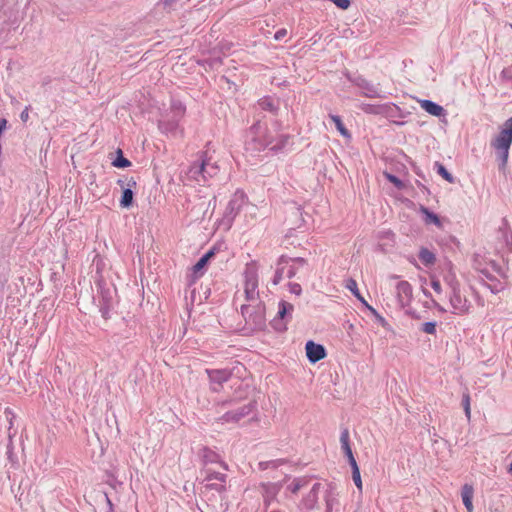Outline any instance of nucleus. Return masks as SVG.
I'll list each match as a JSON object with an SVG mask.
<instances>
[{
    "mask_svg": "<svg viewBox=\"0 0 512 512\" xmlns=\"http://www.w3.org/2000/svg\"><path fill=\"white\" fill-rule=\"evenodd\" d=\"M512 144V130L503 125L499 134L491 141V146L496 150L499 170H505Z\"/></svg>",
    "mask_w": 512,
    "mask_h": 512,
    "instance_id": "f257e3e1",
    "label": "nucleus"
},
{
    "mask_svg": "<svg viewBox=\"0 0 512 512\" xmlns=\"http://www.w3.org/2000/svg\"><path fill=\"white\" fill-rule=\"evenodd\" d=\"M241 313L246 321V324L251 329L262 330L266 326L265 318V304L257 302V304H243L241 306Z\"/></svg>",
    "mask_w": 512,
    "mask_h": 512,
    "instance_id": "f03ea898",
    "label": "nucleus"
},
{
    "mask_svg": "<svg viewBox=\"0 0 512 512\" xmlns=\"http://www.w3.org/2000/svg\"><path fill=\"white\" fill-rule=\"evenodd\" d=\"M244 278L245 299L248 302V304H257V302H262L259 299L258 274L257 268L254 264H248L246 266Z\"/></svg>",
    "mask_w": 512,
    "mask_h": 512,
    "instance_id": "7ed1b4c3",
    "label": "nucleus"
},
{
    "mask_svg": "<svg viewBox=\"0 0 512 512\" xmlns=\"http://www.w3.org/2000/svg\"><path fill=\"white\" fill-rule=\"evenodd\" d=\"M244 203L245 194L242 191H236L229 200L221 219V224L224 225L226 229L231 228L235 217L239 214Z\"/></svg>",
    "mask_w": 512,
    "mask_h": 512,
    "instance_id": "20e7f679",
    "label": "nucleus"
},
{
    "mask_svg": "<svg viewBox=\"0 0 512 512\" xmlns=\"http://www.w3.org/2000/svg\"><path fill=\"white\" fill-rule=\"evenodd\" d=\"M495 251L501 254L502 257L505 254L512 253V232L505 218L502 219L496 232Z\"/></svg>",
    "mask_w": 512,
    "mask_h": 512,
    "instance_id": "39448f33",
    "label": "nucleus"
},
{
    "mask_svg": "<svg viewBox=\"0 0 512 512\" xmlns=\"http://www.w3.org/2000/svg\"><path fill=\"white\" fill-rule=\"evenodd\" d=\"M294 306L284 300L278 304V312L274 319L271 321L272 327L278 331L283 332L287 329V323L292 319V312Z\"/></svg>",
    "mask_w": 512,
    "mask_h": 512,
    "instance_id": "423d86ee",
    "label": "nucleus"
},
{
    "mask_svg": "<svg viewBox=\"0 0 512 512\" xmlns=\"http://www.w3.org/2000/svg\"><path fill=\"white\" fill-rule=\"evenodd\" d=\"M203 473L205 474L203 482H205V488L207 490H215L218 493L226 491V474L211 469H205Z\"/></svg>",
    "mask_w": 512,
    "mask_h": 512,
    "instance_id": "0eeeda50",
    "label": "nucleus"
},
{
    "mask_svg": "<svg viewBox=\"0 0 512 512\" xmlns=\"http://www.w3.org/2000/svg\"><path fill=\"white\" fill-rule=\"evenodd\" d=\"M256 409V402L250 401L249 403L235 409L226 412L221 417L218 418V421L221 423H238L241 419L248 416Z\"/></svg>",
    "mask_w": 512,
    "mask_h": 512,
    "instance_id": "6e6552de",
    "label": "nucleus"
},
{
    "mask_svg": "<svg viewBox=\"0 0 512 512\" xmlns=\"http://www.w3.org/2000/svg\"><path fill=\"white\" fill-rule=\"evenodd\" d=\"M449 301L452 307V313L459 315L468 313L470 309V302L466 296L462 294L461 288L456 289L453 287V291L449 292Z\"/></svg>",
    "mask_w": 512,
    "mask_h": 512,
    "instance_id": "1a4fd4ad",
    "label": "nucleus"
},
{
    "mask_svg": "<svg viewBox=\"0 0 512 512\" xmlns=\"http://www.w3.org/2000/svg\"><path fill=\"white\" fill-rule=\"evenodd\" d=\"M248 137L255 143V149L262 150L272 144V139L264 135L260 120L256 121L248 131Z\"/></svg>",
    "mask_w": 512,
    "mask_h": 512,
    "instance_id": "9d476101",
    "label": "nucleus"
},
{
    "mask_svg": "<svg viewBox=\"0 0 512 512\" xmlns=\"http://www.w3.org/2000/svg\"><path fill=\"white\" fill-rule=\"evenodd\" d=\"M282 486V482L261 483V494L265 510H267L270 505L277 500V496L281 491Z\"/></svg>",
    "mask_w": 512,
    "mask_h": 512,
    "instance_id": "9b49d317",
    "label": "nucleus"
},
{
    "mask_svg": "<svg viewBox=\"0 0 512 512\" xmlns=\"http://www.w3.org/2000/svg\"><path fill=\"white\" fill-rule=\"evenodd\" d=\"M204 169L205 161H203L201 152L198 159L191 164L186 173L188 180H193L199 185H204L208 181V176L205 175Z\"/></svg>",
    "mask_w": 512,
    "mask_h": 512,
    "instance_id": "f8f14e48",
    "label": "nucleus"
},
{
    "mask_svg": "<svg viewBox=\"0 0 512 512\" xmlns=\"http://www.w3.org/2000/svg\"><path fill=\"white\" fill-rule=\"evenodd\" d=\"M357 87L362 90V94L368 98H384V94L381 91L380 84H374L367 79L359 76L354 80Z\"/></svg>",
    "mask_w": 512,
    "mask_h": 512,
    "instance_id": "ddd939ff",
    "label": "nucleus"
},
{
    "mask_svg": "<svg viewBox=\"0 0 512 512\" xmlns=\"http://www.w3.org/2000/svg\"><path fill=\"white\" fill-rule=\"evenodd\" d=\"M306 356L310 363H316L326 357V350L323 345L310 340L306 343Z\"/></svg>",
    "mask_w": 512,
    "mask_h": 512,
    "instance_id": "4468645a",
    "label": "nucleus"
},
{
    "mask_svg": "<svg viewBox=\"0 0 512 512\" xmlns=\"http://www.w3.org/2000/svg\"><path fill=\"white\" fill-rule=\"evenodd\" d=\"M198 456L201 459V462L203 465L213 464V463H220V465L224 469H228V466L225 462L221 461L219 454H217L215 451L211 450L209 447H202L199 452Z\"/></svg>",
    "mask_w": 512,
    "mask_h": 512,
    "instance_id": "2eb2a0df",
    "label": "nucleus"
},
{
    "mask_svg": "<svg viewBox=\"0 0 512 512\" xmlns=\"http://www.w3.org/2000/svg\"><path fill=\"white\" fill-rule=\"evenodd\" d=\"M321 484L315 483L309 493L301 500L300 508L310 511L314 509L318 502V493L320 490Z\"/></svg>",
    "mask_w": 512,
    "mask_h": 512,
    "instance_id": "dca6fc26",
    "label": "nucleus"
},
{
    "mask_svg": "<svg viewBox=\"0 0 512 512\" xmlns=\"http://www.w3.org/2000/svg\"><path fill=\"white\" fill-rule=\"evenodd\" d=\"M215 255V248L210 249L207 251L192 267V280L191 282H194L197 278L202 276L203 269L209 262V260Z\"/></svg>",
    "mask_w": 512,
    "mask_h": 512,
    "instance_id": "f3484780",
    "label": "nucleus"
},
{
    "mask_svg": "<svg viewBox=\"0 0 512 512\" xmlns=\"http://www.w3.org/2000/svg\"><path fill=\"white\" fill-rule=\"evenodd\" d=\"M480 273L483 275V283L484 285L493 293L496 294L503 289V286L500 281L494 277L487 267L480 269Z\"/></svg>",
    "mask_w": 512,
    "mask_h": 512,
    "instance_id": "a211bd4d",
    "label": "nucleus"
},
{
    "mask_svg": "<svg viewBox=\"0 0 512 512\" xmlns=\"http://www.w3.org/2000/svg\"><path fill=\"white\" fill-rule=\"evenodd\" d=\"M307 265V261L304 258L297 257V258H289L288 257V264L286 265V277L287 278H293L297 276L300 269L304 268Z\"/></svg>",
    "mask_w": 512,
    "mask_h": 512,
    "instance_id": "6ab92c4d",
    "label": "nucleus"
},
{
    "mask_svg": "<svg viewBox=\"0 0 512 512\" xmlns=\"http://www.w3.org/2000/svg\"><path fill=\"white\" fill-rule=\"evenodd\" d=\"M208 377L211 383L222 386L223 383L227 382L231 378V371L227 369H214L207 370Z\"/></svg>",
    "mask_w": 512,
    "mask_h": 512,
    "instance_id": "aec40b11",
    "label": "nucleus"
},
{
    "mask_svg": "<svg viewBox=\"0 0 512 512\" xmlns=\"http://www.w3.org/2000/svg\"><path fill=\"white\" fill-rule=\"evenodd\" d=\"M418 102L420 104V107L432 116L441 117L445 116L446 114L445 109L441 105L433 102L432 100L421 99Z\"/></svg>",
    "mask_w": 512,
    "mask_h": 512,
    "instance_id": "412c9836",
    "label": "nucleus"
},
{
    "mask_svg": "<svg viewBox=\"0 0 512 512\" xmlns=\"http://www.w3.org/2000/svg\"><path fill=\"white\" fill-rule=\"evenodd\" d=\"M396 291L402 304L410 301L412 297V287L407 281H400L396 286Z\"/></svg>",
    "mask_w": 512,
    "mask_h": 512,
    "instance_id": "4be33fe9",
    "label": "nucleus"
},
{
    "mask_svg": "<svg viewBox=\"0 0 512 512\" xmlns=\"http://www.w3.org/2000/svg\"><path fill=\"white\" fill-rule=\"evenodd\" d=\"M473 495H474L473 486L471 484H467V483L464 484L462 487V490H461V497H462L463 504L468 512L473 511V503H472Z\"/></svg>",
    "mask_w": 512,
    "mask_h": 512,
    "instance_id": "5701e85b",
    "label": "nucleus"
},
{
    "mask_svg": "<svg viewBox=\"0 0 512 512\" xmlns=\"http://www.w3.org/2000/svg\"><path fill=\"white\" fill-rule=\"evenodd\" d=\"M288 264V256L282 255L277 261V269L273 278V284L277 285L281 282L284 276H286V265Z\"/></svg>",
    "mask_w": 512,
    "mask_h": 512,
    "instance_id": "b1692460",
    "label": "nucleus"
},
{
    "mask_svg": "<svg viewBox=\"0 0 512 512\" xmlns=\"http://www.w3.org/2000/svg\"><path fill=\"white\" fill-rule=\"evenodd\" d=\"M117 183L123 188L122 196L120 199V206L122 208H129L133 204L134 193L131 188H124V180H118Z\"/></svg>",
    "mask_w": 512,
    "mask_h": 512,
    "instance_id": "393cba45",
    "label": "nucleus"
},
{
    "mask_svg": "<svg viewBox=\"0 0 512 512\" xmlns=\"http://www.w3.org/2000/svg\"><path fill=\"white\" fill-rule=\"evenodd\" d=\"M258 106L264 110L269 111L273 114H276L279 109V104L277 101L272 99L271 97H263L259 99Z\"/></svg>",
    "mask_w": 512,
    "mask_h": 512,
    "instance_id": "a878e982",
    "label": "nucleus"
},
{
    "mask_svg": "<svg viewBox=\"0 0 512 512\" xmlns=\"http://www.w3.org/2000/svg\"><path fill=\"white\" fill-rule=\"evenodd\" d=\"M99 287V303L100 304H113V298L115 294V289L105 288L100 283Z\"/></svg>",
    "mask_w": 512,
    "mask_h": 512,
    "instance_id": "bb28decb",
    "label": "nucleus"
},
{
    "mask_svg": "<svg viewBox=\"0 0 512 512\" xmlns=\"http://www.w3.org/2000/svg\"><path fill=\"white\" fill-rule=\"evenodd\" d=\"M203 161H205V175L208 176V180L216 176L219 172V167L216 163H212L207 157L206 152H202Z\"/></svg>",
    "mask_w": 512,
    "mask_h": 512,
    "instance_id": "cd10ccee",
    "label": "nucleus"
},
{
    "mask_svg": "<svg viewBox=\"0 0 512 512\" xmlns=\"http://www.w3.org/2000/svg\"><path fill=\"white\" fill-rule=\"evenodd\" d=\"M345 287L351 291V293L366 307L368 302L364 299V297L360 294L359 289L357 287V282L353 278H349L346 280Z\"/></svg>",
    "mask_w": 512,
    "mask_h": 512,
    "instance_id": "c85d7f7f",
    "label": "nucleus"
},
{
    "mask_svg": "<svg viewBox=\"0 0 512 512\" xmlns=\"http://www.w3.org/2000/svg\"><path fill=\"white\" fill-rule=\"evenodd\" d=\"M421 212L424 214V221L426 224H434L438 227L442 226L441 220L437 214L430 211L427 207L421 206Z\"/></svg>",
    "mask_w": 512,
    "mask_h": 512,
    "instance_id": "c756f323",
    "label": "nucleus"
},
{
    "mask_svg": "<svg viewBox=\"0 0 512 512\" xmlns=\"http://www.w3.org/2000/svg\"><path fill=\"white\" fill-rule=\"evenodd\" d=\"M340 443H341V448H342L344 454L347 456V458L349 456H352L353 452H352L350 442H349V431L346 428L343 429L341 432Z\"/></svg>",
    "mask_w": 512,
    "mask_h": 512,
    "instance_id": "7c9ffc66",
    "label": "nucleus"
},
{
    "mask_svg": "<svg viewBox=\"0 0 512 512\" xmlns=\"http://www.w3.org/2000/svg\"><path fill=\"white\" fill-rule=\"evenodd\" d=\"M418 257L420 261L426 266L433 265L436 261L434 253L427 248H421Z\"/></svg>",
    "mask_w": 512,
    "mask_h": 512,
    "instance_id": "2f4dec72",
    "label": "nucleus"
},
{
    "mask_svg": "<svg viewBox=\"0 0 512 512\" xmlns=\"http://www.w3.org/2000/svg\"><path fill=\"white\" fill-rule=\"evenodd\" d=\"M330 119L334 122L335 126H336V129L339 131V133L344 136V137H347V138H350L351 137V134L350 132L348 131V129L345 127V125L343 124L340 116L338 115H334V114H330L329 115Z\"/></svg>",
    "mask_w": 512,
    "mask_h": 512,
    "instance_id": "473e14b6",
    "label": "nucleus"
},
{
    "mask_svg": "<svg viewBox=\"0 0 512 512\" xmlns=\"http://www.w3.org/2000/svg\"><path fill=\"white\" fill-rule=\"evenodd\" d=\"M286 463V460L284 459H275V460H269V461H261L258 464V467L261 471L267 470V469H276Z\"/></svg>",
    "mask_w": 512,
    "mask_h": 512,
    "instance_id": "72a5a7b5",
    "label": "nucleus"
},
{
    "mask_svg": "<svg viewBox=\"0 0 512 512\" xmlns=\"http://www.w3.org/2000/svg\"><path fill=\"white\" fill-rule=\"evenodd\" d=\"M434 167L437 171V173L442 176L446 181H448L449 183H454L455 182V178L453 177V175L445 168V166L443 164H441L440 162H435L434 164Z\"/></svg>",
    "mask_w": 512,
    "mask_h": 512,
    "instance_id": "f704fd0d",
    "label": "nucleus"
},
{
    "mask_svg": "<svg viewBox=\"0 0 512 512\" xmlns=\"http://www.w3.org/2000/svg\"><path fill=\"white\" fill-rule=\"evenodd\" d=\"M112 165L117 168H127L131 166V162L123 156V152L121 149L117 150V157L112 162Z\"/></svg>",
    "mask_w": 512,
    "mask_h": 512,
    "instance_id": "c9c22d12",
    "label": "nucleus"
},
{
    "mask_svg": "<svg viewBox=\"0 0 512 512\" xmlns=\"http://www.w3.org/2000/svg\"><path fill=\"white\" fill-rule=\"evenodd\" d=\"M289 140H290V136L287 135V134H281L278 138H277V142L275 144H271V150H274V151H279V150H282L286 147V145L289 143Z\"/></svg>",
    "mask_w": 512,
    "mask_h": 512,
    "instance_id": "e433bc0d",
    "label": "nucleus"
},
{
    "mask_svg": "<svg viewBox=\"0 0 512 512\" xmlns=\"http://www.w3.org/2000/svg\"><path fill=\"white\" fill-rule=\"evenodd\" d=\"M308 483V480L306 478H296L293 480V482L288 486V489L293 493L296 494L299 492V490L304 487Z\"/></svg>",
    "mask_w": 512,
    "mask_h": 512,
    "instance_id": "4c0bfd02",
    "label": "nucleus"
},
{
    "mask_svg": "<svg viewBox=\"0 0 512 512\" xmlns=\"http://www.w3.org/2000/svg\"><path fill=\"white\" fill-rule=\"evenodd\" d=\"M384 176L385 178L391 182L392 184H394V186L397 188V189H403L405 187V184L404 182L399 179L397 176L391 174V173H388V172H385L384 173Z\"/></svg>",
    "mask_w": 512,
    "mask_h": 512,
    "instance_id": "58836bf2",
    "label": "nucleus"
},
{
    "mask_svg": "<svg viewBox=\"0 0 512 512\" xmlns=\"http://www.w3.org/2000/svg\"><path fill=\"white\" fill-rule=\"evenodd\" d=\"M462 406L464 408L465 415L468 419L471 417V408H470V395L468 392L463 393L462 395Z\"/></svg>",
    "mask_w": 512,
    "mask_h": 512,
    "instance_id": "ea45409f",
    "label": "nucleus"
},
{
    "mask_svg": "<svg viewBox=\"0 0 512 512\" xmlns=\"http://www.w3.org/2000/svg\"><path fill=\"white\" fill-rule=\"evenodd\" d=\"M366 308L372 313V315L375 317L376 321L379 325L382 327H386L388 325L387 321L383 316H381L376 309H374L371 305H367Z\"/></svg>",
    "mask_w": 512,
    "mask_h": 512,
    "instance_id": "a19ab883",
    "label": "nucleus"
},
{
    "mask_svg": "<svg viewBox=\"0 0 512 512\" xmlns=\"http://www.w3.org/2000/svg\"><path fill=\"white\" fill-rule=\"evenodd\" d=\"M445 282L448 285L449 292L453 291V287H455L456 289H460V283L458 282V280L453 275L446 276L445 277Z\"/></svg>",
    "mask_w": 512,
    "mask_h": 512,
    "instance_id": "79ce46f5",
    "label": "nucleus"
},
{
    "mask_svg": "<svg viewBox=\"0 0 512 512\" xmlns=\"http://www.w3.org/2000/svg\"><path fill=\"white\" fill-rule=\"evenodd\" d=\"M421 330L427 334L436 333V322L429 321L422 324Z\"/></svg>",
    "mask_w": 512,
    "mask_h": 512,
    "instance_id": "37998d69",
    "label": "nucleus"
},
{
    "mask_svg": "<svg viewBox=\"0 0 512 512\" xmlns=\"http://www.w3.org/2000/svg\"><path fill=\"white\" fill-rule=\"evenodd\" d=\"M489 265H490V267H491L493 272H495L499 276H502V277L505 276L503 267L501 265H499L497 262H495L494 260H490L489 261Z\"/></svg>",
    "mask_w": 512,
    "mask_h": 512,
    "instance_id": "c03bdc74",
    "label": "nucleus"
},
{
    "mask_svg": "<svg viewBox=\"0 0 512 512\" xmlns=\"http://www.w3.org/2000/svg\"><path fill=\"white\" fill-rule=\"evenodd\" d=\"M352 479L356 485V487L361 491L362 490V480L360 471L352 472Z\"/></svg>",
    "mask_w": 512,
    "mask_h": 512,
    "instance_id": "a18cd8bd",
    "label": "nucleus"
},
{
    "mask_svg": "<svg viewBox=\"0 0 512 512\" xmlns=\"http://www.w3.org/2000/svg\"><path fill=\"white\" fill-rule=\"evenodd\" d=\"M289 291L299 296L302 293L301 285L298 283H289Z\"/></svg>",
    "mask_w": 512,
    "mask_h": 512,
    "instance_id": "49530a36",
    "label": "nucleus"
},
{
    "mask_svg": "<svg viewBox=\"0 0 512 512\" xmlns=\"http://www.w3.org/2000/svg\"><path fill=\"white\" fill-rule=\"evenodd\" d=\"M112 304H100V312L104 318H108Z\"/></svg>",
    "mask_w": 512,
    "mask_h": 512,
    "instance_id": "de8ad7c7",
    "label": "nucleus"
},
{
    "mask_svg": "<svg viewBox=\"0 0 512 512\" xmlns=\"http://www.w3.org/2000/svg\"><path fill=\"white\" fill-rule=\"evenodd\" d=\"M336 499L330 496L326 497V512H332V508Z\"/></svg>",
    "mask_w": 512,
    "mask_h": 512,
    "instance_id": "09e8293b",
    "label": "nucleus"
},
{
    "mask_svg": "<svg viewBox=\"0 0 512 512\" xmlns=\"http://www.w3.org/2000/svg\"><path fill=\"white\" fill-rule=\"evenodd\" d=\"M363 111L367 112V113H373V114H376L378 113V108L374 105H371V104H365L363 107H362Z\"/></svg>",
    "mask_w": 512,
    "mask_h": 512,
    "instance_id": "8fccbe9b",
    "label": "nucleus"
},
{
    "mask_svg": "<svg viewBox=\"0 0 512 512\" xmlns=\"http://www.w3.org/2000/svg\"><path fill=\"white\" fill-rule=\"evenodd\" d=\"M431 287L432 289L436 292V293H441L442 292V287H441V283L439 280H435L433 279L431 281Z\"/></svg>",
    "mask_w": 512,
    "mask_h": 512,
    "instance_id": "3c124183",
    "label": "nucleus"
},
{
    "mask_svg": "<svg viewBox=\"0 0 512 512\" xmlns=\"http://www.w3.org/2000/svg\"><path fill=\"white\" fill-rule=\"evenodd\" d=\"M286 35H287V30H286V29H284V28H282V29H279V30L275 33V35H274V39L279 41V40L283 39Z\"/></svg>",
    "mask_w": 512,
    "mask_h": 512,
    "instance_id": "603ef678",
    "label": "nucleus"
},
{
    "mask_svg": "<svg viewBox=\"0 0 512 512\" xmlns=\"http://www.w3.org/2000/svg\"><path fill=\"white\" fill-rule=\"evenodd\" d=\"M502 75L504 78L512 80V64L502 71Z\"/></svg>",
    "mask_w": 512,
    "mask_h": 512,
    "instance_id": "864d4df0",
    "label": "nucleus"
},
{
    "mask_svg": "<svg viewBox=\"0 0 512 512\" xmlns=\"http://www.w3.org/2000/svg\"><path fill=\"white\" fill-rule=\"evenodd\" d=\"M29 108L30 106H26L25 109L20 113V119L23 122H27L29 119Z\"/></svg>",
    "mask_w": 512,
    "mask_h": 512,
    "instance_id": "5fc2aeb1",
    "label": "nucleus"
},
{
    "mask_svg": "<svg viewBox=\"0 0 512 512\" xmlns=\"http://www.w3.org/2000/svg\"><path fill=\"white\" fill-rule=\"evenodd\" d=\"M473 266L475 269H477L480 272V269H483L482 264L480 260L478 259V256L476 255L474 257Z\"/></svg>",
    "mask_w": 512,
    "mask_h": 512,
    "instance_id": "6e6d98bb",
    "label": "nucleus"
},
{
    "mask_svg": "<svg viewBox=\"0 0 512 512\" xmlns=\"http://www.w3.org/2000/svg\"><path fill=\"white\" fill-rule=\"evenodd\" d=\"M125 184H126V186H127L126 188H131V189H132L133 187H135V186H136V181L134 180V178H133V177H131V178H129V179L127 180V183H125Z\"/></svg>",
    "mask_w": 512,
    "mask_h": 512,
    "instance_id": "4d7b16f0",
    "label": "nucleus"
},
{
    "mask_svg": "<svg viewBox=\"0 0 512 512\" xmlns=\"http://www.w3.org/2000/svg\"><path fill=\"white\" fill-rule=\"evenodd\" d=\"M176 0H161V3L163 4L164 7H169L171 6Z\"/></svg>",
    "mask_w": 512,
    "mask_h": 512,
    "instance_id": "13d9d810",
    "label": "nucleus"
},
{
    "mask_svg": "<svg viewBox=\"0 0 512 512\" xmlns=\"http://www.w3.org/2000/svg\"><path fill=\"white\" fill-rule=\"evenodd\" d=\"M503 125L512 130V116L509 119H507Z\"/></svg>",
    "mask_w": 512,
    "mask_h": 512,
    "instance_id": "bf43d9fd",
    "label": "nucleus"
},
{
    "mask_svg": "<svg viewBox=\"0 0 512 512\" xmlns=\"http://www.w3.org/2000/svg\"><path fill=\"white\" fill-rule=\"evenodd\" d=\"M350 466H351L352 472L360 471L357 462H353L352 464H350Z\"/></svg>",
    "mask_w": 512,
    "mask_h": 512,
    "instance_id": "052dcab7",
    "label": "nucleus"
},
{
    "mask_svg": "<svg viewBox=\"0 0 512 512\" xmlns=\"http://www.w3.org/2000/svg\"><path fill=\"white\" fill-rule=\"evenodd\" d=\"M105 499H106V502H107V504L109 506L110 511H112L113 510V504H112L111 500L109 499V497L107 496V494H105Z\"/></svg>",
    "mask_w": 512,
    "mask_h": 512,
    "instance_id": "680f3d73",
    "label": "nucleus"
},
{
    "mask_svg": "<svg viewBox=\"0 0 512 512\" xmlns=\"http://www.w3.org/2000/svg\"><path fill=\"white\" fill-rule=\"evenodd\" d=\"M7 454H8V458L10 459L11 462H13V455H12V451L8 448V451H7Z\"/></svg>",
    "mask_w": 512,
    "mask_h": 512,
    "instance_id": "e2e57ef3",
    "label": "nucleus"
},
{
    "mask_svg": "<svg viewBox=\"0 0 512 512\" xmlns=\"http://www.w3.org/2000/svg\"><path fill=\"white\" fill-rule=\"evenodd\" d=\"M348 462H349V464H352L353 462H356V460H355L353 455L348 457Z\"/></svg>",
    "mask_w": 512,
    "mask_h": 512,
    "instance_id": "0e129e2a",
    "label": "nucleus"
},
{
    "mask_svg": "<svg viewBox=\"0 0 512 512\" xmlns=\"http://www.w3.org/2000/svg\"><path fill=\"white\" fill-rule=\"evenodd\" d=\"M435 306L437 307V309L440 311V312H445L446 310L441 307L439 304L435 303Z\"/></svg>",
    "mask_w": 512,
    "mask_h": 512,
    "instance_id": "69168bd1",
    "label": "nucleus"
},
{
    "mask_svg": "<svg viewBox=\"0 0 512 512\" xmlns=\"http://www.w3.org/2000/svg\"><path fill=\"white\" fill-rule=\"evenodd\" d=\"M212 390H213L214 392H219V391H220V387H213V388H212Z\"/></svg>",
    "mask_w": 512,
    "mask_h": 512,
    "instance_id": "338daca9",
    "label": "nucleus"
},
{
    "mask_svg": "<svg viewBox=\"0 0 512 512\" xmlns=\"http://www.w3.org/2000/svg\"><path fill=\"white\" fill-rule=\"evenodd\" d=\"M509 471L512 473V462L510 463Z\"/></svg>",
    "mask_w": 512,
    "mask_h": 512,
    "instance_id": "774afa93",
    "label": "nucleus"
}]
</instances>
